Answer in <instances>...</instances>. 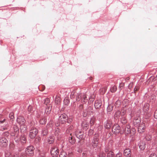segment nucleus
Returning a JSON list of instances; mask_svg holds the SVG:
<instances>
[{"mask_svg": "<svg viewBox=\"0 0 157 157\" xmlns=\"http://www.w3.org/2000/svg\"><path fill=\"white\" fill-rule=\"evenodd\" d=\"M149 157H156V155L154 153L151 154Z\"/></svg>", "mask_w": 157, "mask_h": 157, "instance_id": "nucleus-47", "label": "nucleus"}, {"mask_svg": "<svg viewBox=\"0 0 157 157\" xmlns=\"http://www.w3.org/2000/svg\"><path fill=\"white\" fill-rule=\"evenodd\" d=\"M32 108V106H29L28 107V110L29 111H31V109Z\"/></svg>", "mask_w": 157, "mask_h": 157, "instance_id": "nucleus-52", "label": "nucleus"}, {"mask_svg": "<svg viewBox=\"0 0 157 157\" xmlns=\"http://www.w3.org/2000/svg\"><path fill=\"white\" fill-rule=\"evenodd\" d=\"M51 107H50V106H47L45 109V113L47 114H49L51 112Z\"/></svg>", "mask_w": 157, "mask_h": 157, "instance_id": "nucleus-24", "label": "nucleus"}, {"mask_svg": "<svg viewBox=\"0 0 157 157\" xmlns=\"http://www.w3.org/2000/svg\"><path fill=\"white\" fill-rule=\"evenodd\" d=\"M154 116L155 118L157 119V109L155 112Z\"/></svg>", "mask_w": 157, "mask_h": 157, "instance_id": "nucleus-46", "label": "nucleus"}, {"mask_svg": "<svg viewBox=\"0 0 157 157\" xmlns=\"http://www.w3.org/2000/svg\"><path fill=\"white\" fill-rule=\"evenodd\" d=\"M123 115H124V114H125V113L124 112H123Z\"/></svg>", "mask_w": 157, "mask_h": 157, "instance_id": "nucleus-53", "label": "nucleus"}, {"mask_svg": "<svg viewBox=\"0 0 157 157\" xmlns=\"http://www.w3.org/2000/svg\"><path fill=\"white\" fill-rule=\"evenodd\" d=\"M113 109V107L111 105H109L108 106L107 108V110L108 111L110 112Z\"/></svg>", "mask_w": 157, "mask_h": 157, "instance_id": "nucleus-36", "label": "nucleus"}, {"mask_svg": "<svg viewBox=\"0 0 157 157\" xmlns=\"http://www.w3.org/2000/svg\"><path fill=\"white\" fill-rule=\"evenodd\" d=\"M7 140L5 137H2L0 139V145L2 147H6L7 145Z\"/></svg>", "mask_w": 157, "mask_h": 157, "instance_id": "nucleus-10", "label": "nucleus"}, {"mask_svg": "<svg viewBox=\"0 0 157 157\" xmlns=\"http://www.w3.org/2000/svg\"><path fill=\"white\" fill-rule=\"evenodd\" d=\"M120 112L119 111H117L116 113L115 114V116L116 117H119L120 116Z\"/></svg>", "mask_w": 157, "mask_h": 157, "instance_id": "nucleus-38", "label": "nucleus"}, {"mask_svg": "<svg viewBox=\"0 0 157 157\" xmlns=\"http://www.w3.org/2000/svg\"><path fill=\"white\" fill-rule=\"evenodd\" d=\"M51 153L52 157H58L59 150L57 147H53L51 150Z\"/></svg>", "mask_w": 157, "mask_h": 157, "instance_id": "nucleus-2", "label": "nucleus"}, {"mask_svg": "<svg viewBox=\"0 0 157 157\" xmlns=\"http://www.w3.org/2000/svg\"><path fill=\"white\" fill-rule=\"evenodd\" d=\"M152 138V136L149 134H147L145 136V139L147 141H149L151 140Z\"/></svg>", "mask_w": 157, "mask_h": 157, "instance_id": "nucleus-32", "label": "nucleus"}, {"mask_svg": "<svg viewBox=\"0 0 157 157\" xmlns=\"http://www.w3.org/2000/svg\"><path fill=\"white\" fill-rule=\"evenodd\" d=\"M130 126L129 125H127L123 129V132H124L126 134H128L131 132Z\"/></svg>", "mask_w": 157, "mask_h": 157, "instance_id": "nucleus-14", "label": "nucleus"}, {"mask_svg": "<svg viewBox=\"0 0 157 157\" xmlns=\"http://www.w3.org/2000/svg\"><path fill=\"white\" fill-rule=\"evenodd\" d=\"M55 102L57 104L59 103L60 101V98L59 96H57L55 99Z\"/></svg>", "mask_w": 157, "mask_h": 157, "instance_id": "nucleus-26", "label": "nucleus"}, {"mask_svg": "<svg viewBox=\"0 0 157 157\" xmlns=\"http://www.w3.org/2000/svg\"><path fill=\"white\" fill-rule=\"evenodd\" d=\"M9 134V133L8 132H4L3 134V136H8Z\"/></svg>", "mask_w": 157, "mask_h": 157, "instance_id": "nucleus-48", "label": "nucleus"}, {"mask_svg": "<svg viewBox=\"0 0 157 157\" xmlns=\"http://www.w3.org/2000/svg\"><path fill=\"white\" fill-rule=\"evenodd\" d=\"M47 133V130L43 131L42 133L44 135H45Z\"/></svg>", "mask_w": 157, "mask_h": 157, "instance_id": "nucleus-50", "label": "nucleus"}, {"mask_svg": "<svg viewBox=\"0 0 157 157\" xmlns=\"http://www.w3.org/2000/svg\"><path fill=\"white\" fill-rule=\"evenodd\" d=\"M82 105L80 106V107H81V108H82Z\"/></svg>", "mask_w": 157, "mask_h": 157, "instance_id": "nucleus-54", "label": "nucleus"}, {"mask_svg": "<svg viewBox=\"0 0 157 157\" xmlns=\"http://www.w3.org/2000/svg\"><path fill=\"white\" fill-rule=\"evenodd\" d=\"M145 127L144 124L139 125L138 127V131L140 133H142L144 132Z\"/></svg>", "mask_w": 157, "mask_h": 157, "instance_id": "nucleus-13", "label": "nucleus"}, {"mask_svg": "<svg viewBox=\"0 0 157 157\" xmlns=\"http://www.w3.org/2000/svg\"><path fill=\"white\" fill-rule=\"evenodd\" d=\"M102 103L100 101H95L94 103V106L96 109H99L101 107Z\"/></svg>", "mask_w": 157, "mask_h": 157, "instance_id": "nucleus-16", "label": "nucleus"}, {"mask_svg": "<svg viewBox=\"0 0 157 157\" xmlns=\"http://www.w3.org/2000/svg\"><path fill=\"white\" fill-rule=\"evenodd\" d=\"M34 149V147L32 146L28 147L26 149L25 153L28 155H31L33 153Z\"/></svg>", "mask_w": 157, "mask_h": 157, "instance_id": "nucleus-8", "label": "nucleus"}, {"mask_svg": "<svg viewBox=\"0 0 157 157\" xmlns=\"http://www.w3.org/2000/svg\"><path fill=\"white\" fill-rule=\"evenodd\" d=\"M124 155L128 157H130L131 155V153L130 150L129 148H127L124 151Z\"/></svg>", "mask_w": 157, "mask_h": 157, "instance_id": "nucleus-12", "label": "nucleus"}, {"mask_svg": "<svg viewBox=\"0 0 157 157\" xmlns=\"http://www.w3.org/2000/svg\"><path fill=\"white\" fill-rule=\"evenodd\" d=\"M122 154L121 153L119 152L116 155L115 157H122Z\"/></svg>", "mask_w": 157, "mask_h": 157, "instance_id": "nucleus-45", "label": "nucleus"}, {"mask_svg": "<svg viewBox=\"0 0 157 157\" xmlns=\"http://www.w3.org/2000/svg\"><path fill=\"white\" fill-rule=\"evenodd\" d=\"M140 122V120L139 119H134L133 121V123L134 125L135 124H138Z\"/></svg>", "mask_w": 157, "mask_h": 157, "instance_id": "nucleus-35", "label": "nucleus"}, {"mask_svg": "<svg viewBox=\"0 0 157 157\" xmlns=\"http://www.w3.org/2000/svg\"><path fill=\"white\" fill-rule=\"evenodd\" d=\"M82 154H83V155H85V153H82Z\"/></svg>", "mask_w": 157, "mask_h": 157, "instance_id": "nucleus-55", "label": "nucleus"}, {"mask_svg": "<svg viewBox=\"0 0 157 157\" xmlns=\"http://www.w3.org/2000/svg\"><path fill=\"white\" fill-rule=\"evenodd\" d=\"M60 133L59 129L58 128H56L54 133L55 136L58 138V139H59V135Z\"/></svg>", "mask_w": 157, "mask_h": 157, "instance_id": "nucleus-21", "label": "nucleus"}, {"mask_svg": "<svg viewBox=\"0 0 157 157\" xmlns=\"http://www.w3.org/2000/svg\"><path fill=\"white\" fill-rule=\"evenodd\" d=\"M67 156V153L63 151L61 152L59 155V157H66Z\"/></svg>", "mask_w": 157, "mask_h": 157, "instance_id": "nucleus-29", "label": "nucleus"}, {"mask_svg": "<svg viewBox=\"0 0 157 157\" xmlns=\"http://www.w3.org/2000/svg\"><path fill=\"white\" fill-rule=\"evenodd\" d=\"M9 117L10 119H13L14 118V114L11 113L9 114Z\"/></svg>", "mask_w": 157, "mask_h": 157, "instance_id": "nucleus-40", "label": "nucleus"}, {"mask_svg": "<svg viewBox=\"0 0 157 157\" xmlns=\"http://www.w3.org/2000/svg\"><path fill=\"white\" fill-rule=\"evenodd\" d=\"M38 133V130L36 128H33L30 130L29 136L30 138L33 139L36 136Z\"/></svg>", "mask_w": 157, "mask_h": 157, "instance_id": "nucleus-3", "label": "nucleus"}, {"mask_svg": "<svg viewBox=\"0 0 157 157\" xmlns=\"http://www.w3.org/2000/svg\"><path fill=\"white\" fill-rule=\"evenodd\" d=\"M54 138L53 137H50L48 140V142L49 144L53 143L54 141Z\"/></svg>", "mask_w": 157, "mask_h": 157, "instance_id": "nucleus-31", "label": "nucleus"}, {"mask_svg": "<svg viewBox=\"0 0 157 157\" xmlns=\"http://www.w3.org/2000/svg\"><path fill=\"white\" fill-rule=\"evenodd\" d=\"M105 154L101 152L100 153L99 155V157H105Z\"/></svg>", "mask_w": 157, "mask_h": 157, "instance_id": "nucleus-43", "label": "nucleus"}, {"mask_svg": "<svg viewBox=\"0 0 157 157\" xmlns=\"http://www.w3.org/2000/svg\"><path fill=\"white\" fill-rule=\"evenodd\" d=\"M121 121L123 124H125L127 122V120L126 118L124 116L122 117L121 119Z\"/></svg>", "mask_w": 157, "mask_h": 157, "instance_id": "nucleus-30", "label": "nucleus"}, {"mask_svg": "<svg viewBox=\"0 0 157 157\" xmlns=\"http://www.w3.org/2000/svg\"><path fill=\"white\" fill-rule=\"evenodd\" d=\"M67 118V115L64 113L61 114L59 117V120L61 123L63 124L65 122Z\"/></svg>", "mask_w": 157, "mask_h": 157, "instance_id": "nucleus-5", "label": "nucleus"}, {"mask_svg": "<svg viewBox=\"0 0 157 157\" xmlns=\"http://www.w3.org/2000/svg\"><path fill=\"white\" fill-rule=\"evenodd\" d=\"M88 92H86V93H83L81 94L80 95V100L82 104H84L87 101V97L86 95L88 94Z\"/></svg>", "mask_w": 157, "mask_h": 157, "instance_id": "nucleus-7", "label": "nucleus"}, {"mask_svg": "<svg viewBox=\"0 0 157 157\" xmlns=\"http://www.w3.org/2000/svg\"><path fill=\"white\" fill-rule=\"evenodd\" d=\"M64 103L66 105H68L69 103V101L67 98H65L64 100Z\"/></svg>", "mask_w": 157, "mask_h": 157, "instance_id": "nucleus-37", "label": "nucleus"}, {"mask_svg": "<svg viewBox=\"0 0 157 157\" xmlns=\"http://www.w3.org/2000/svg\"><path fill=\"white\" fill-rule=\"evenodd\" d=\"M53 124L52 122H50L49 124H47L46 127L48 130H51L53 128Z\"/></svg>", "mask_w": 157, "mask_h": 157, "instance_id": "nucleus-22", "label": "nucleus"}, {"mask_svg": "<svg viewBox=\"0 0 157 157\" xmlns=\"http://www.w3.org/2000/svg\"><path fill=\"white\" fill-rule=\"evenodd\" d=\"M40 124H43L45 123L46 120L44 119H42L40 120Z\"/></svg>", "mask_w": 157, "mask_h": 157, "instance_id": "nucleus-41", "label": "nucleus"}, {"mask_svg": "<svg viewBox=\"0 0 157 157\" xmlns=\"http://www.w3.org/2000/svg\"><path fill=\"white\" fill-rule=\"evenodd\" d=\"M106 90V88L105 87L101 88L100 89V94H104L105 93Z\"/></svg>", "mask_w": 157, "mask_h": 157, "instance_id": "nucleus-27", "label": "nucleus"}, {"mask_svg": "<svg viewBox=\"0 0 157 157\" xmlns=\"http://www.w3.org/2000/svg\"><path fill=\"white\" fill-rule=\"evenodd\" d=\"M117 90V87L116 86H114L111 88L110 91L112 92L113 93L115 92Z\"/></svg>", "mask_w": 157, "mask_h": 157, "instance_id": "nucleus-33", "label": "nucleus"}, {"mask_svg": "<svg viewBox=\"0 0 157 157\" xmlns=\"http://www.w3.org/2000/svg\"><path fill=\"white\" fill-rule=\"evenodd\" d=\"M50 102V100L48 98H46L45 99L44 104L47 105Z\"/></svg>", "mask_w": 157, "mask_h": 157, "instance_id": "nucleus-39", "label": "nucleus"}, {"mask_svg": "<svg viewBox=\"0 0 157 157\" xmlns=\"http://www.w3.org/2000/svg\"><path fill=\"white\" fill-rule=\"evenodd\" d=\"M121 131L120 127L118 124H114L113 127L112 131L115 134L119 133Z\"/></svg>", "mask_w": 157, "mask_h": 157, "instance_id": "nucleus-4", "label": "nucleus"}, {"mask_svg": "<svg viewBox=\"0 0 157 157\" xmlns=\"http://www.w3.org/2000/svg\"><path fill=\"white\" fill-rule=\"evenodd\" d=\"M17 122L20 125H23L25 124V120L24 117L21 116L18 117L17 120Z\"/></svg>", "mask_w": 157, "mask_h": 157, "instance_id": "nucleus-9", "label": "nucleus"}, {"mask_svg": "<svg viewBox=\"0 0 157 157\" xmlns=\"http://www.w3.org/2000/svg\"><path fill=\"white\" fill-rule=\"evenodd\" d=\"M124 86V84L123 83H121L120 84V85L119 86V88L120 90H121L123 88V87Z\"/></svg>", "mask_w": 157, "mask_h": 157, "instance_id": "nucleus-44", "label": "nucleus"}, {"mask_svg": "<svg viewBox=\"0 0 157 157\" xmlns=\"http://www.w3.org/2000/svg\"><path fill=\"white\" fill-rule=\"evenodd\" d=\"M109 151V148L108 147H106L105 149V152H107Z\"/></svg>", "mask_w": 157, "mask_h": 157, "instance_id": "nucleus-49", "label": "nucleus"}, {"mask_svg": "<svg viewBox=\"0 0 157 157\" xmlns=\"http://www.w3.org/2000/svg\"><path fill=\"white\" fill-rule=\"evenodd\" d=\"M92 109V108L91 107H89L87 111L86 110H84L82 113L83 116L85 117L89 116V115L91 114L92 113V112L91 111Z\"/></svg>", "mask_w": 157, "mask_h": 157, "instance_id": "nucleus-6", "label": "nucleus"}, {"mask_svg": "<svg viewBox=\"0 0 157 157\" xmlns=\"http://www.w3.org/2000/svg\"><path fill=\"white\" fill-rule=\"evenodd\" d=\"M9 126L8 121L5 119L0 121V130L2 131L7 130Z\"/></svg>", "mask_w": 157, "mask_h": 157, "instance_id": "nucleus-1", "label": "nucleus"}, {"mask_svg": "<svg viewBox=\"0 0 157 157\" xmlns=\"http://www.w3.org/2000/svg\"><path fill=\"white\" fill-rule=\"evenodd\" d=\"M113 153L112 151H109L107 155V157H113Z\"/></svg>", "mask_w": 157, "mask_h": 157, "instance_id": "nucleus-34", "label": "nucleus"}, {"mask_svg": "<svg viewBox=\"0 0 157 157\" xmlns=\"http://www.w3.org/2000/svg\"><path fill=\"white\" fill-rule=\"evenodd\" d=\"M20 129L21 132H24L26 131L27 127L25 124L21 125Z\"/></svg>", "mask_w": 157, "mask_h": 157, "instance_id": "nucleus-19", "label": "nucleus"}, {"mask_svg": "<svg viewBox=\"0 0 157 157\" xmlns=\"http://www.w3.org/2000/svg\"><path fill=\"white\" fill-rule=\"evenodd\" d=\"M69 141L72 144H74L75 142V140L74 138L72 137L71 134L70 135V136L69 137Z\"/></svg>", "mask_w": 157, "mask_h": 157, "instance_id": "nucleus-23", "label": "nucleus"}, {"mask_svg": "<svg viewBox=\"0 0 157 157\" xmlns=\"http://www.w3.org/2000/svg\"><path fill=\"white\" fill-rule=\"evenodd\" d=\"M17 138H14L15 140L16 141H19L20 140H21V142L23 143H24L26 142V139L25 137V136L24 134H22L20 139L19 138H17V136H16Z\"/></svg>", "mask_w": 157, "mask_h": 157, "instance_id": "nucleus-11", "label": "nucleus"}, {"mask_svg": "<svg viewBox=\"0 0 157 157\" xmlns=\"http://www.w3.org/2000/svg\"><path fill=\"white\" fill-rule=\"evenodd\" d=\"M5 155L6 157H11L10 152L8 151H5Z\"/></svg>", "mask_w": 157, "mask_h": 157, "instance_id": "nucleus-28", "label": "nucleus"}, {"mask_svg": "<svg viewBox=\"0 0 157 157\" xmlns=\"http://www.w3.org/2000/svg\"><path fill=\"white\" fill-rule=\"evenodd\" d=\"M149 105L147 103L145 104L143 107V110L145 112H147L149 109Z\"/></svg>", "mask_w": 157, "mask_h": 157, "instance_id": "nucleus-20", "label": "nucleus"}, {"mask_svg": "<svg viewBox=\"0 0 157 157\" xmlns=\"http://www.w3.org/2000/svg\"><path fill=\"white\" fill-rule=\"evenodd\" d=\"M13 130L15 133L14 136H18V134L19 133V128L18 126L17 125H14L13 126Z\"/></svg>", "mask_w": 157, "mask_h": 157, "instance_id": "nucleus-15", "label": "nucleus"}, {"mask_svg": "<svg viewBox=\"0 0 157 157\" xmlns=\"http://www.w3.org/2000/svg\"><path fill=\"white\" fill-rule=\"evenodd\" d=\"M138 89H139L138 87H135L134 89V91H137Z\"/></svg>", "mask_w": 157, "mask_h": 157, "instance_id": "nucleus-51", "label": "nucleus"}, {"mask_svg": "<svg viewBox=\"0 0 157 157\" xmlns=\"http://www.w3.org/2000/svg\"><path fill=\"white\" fill-rule=\"evenodd\" d=\"M139 146L140 149L143 150L145 147V144L143 141H140L139 144Z\"/></svg>", "mask_w": 157, "mask_h": 157, "instance_id": "nucleus-17", "label": "nucleus"}, {"mask_svg": "<svg viewBox=\"0 0 157 157\" xmlns=\"http://www.w3.org/2000/svg\"><path fill=\"white\" fill-rule=\"evenodd\" d=\"M13 157H19L17 155H15ZM20 157H27V156L24 154H22L21 155Z\"/></svg>", "mask_w": 157, "mask_h": 157, "instance_id": "nucleus-42", "label": "nucleus"}, {"mask_svg": "<svg viewBox=\"0 0 157 157\" xmlns=\"http://www.w3.org/2000/svg\"><path fill=\"white\" fill-rule=\"evenodd\" d=\"M98 139L97 138H94L93 141L92 142V146L94 147H97L98 144Z\"/></svg>", "mask_w": 157, "mask_h": 157, "instance_id": "nucleus-18", "label": "nucleus"}, {"mask_svg": "<svg viewBox=\"0 0 157 157\" xmlns=\"http://www.w3.org/2000/svg\"><path fill=\"white\" fill-rule=\"evenodd\" d=\"M111 126V123L110 122H105V127L106 128H109Z\"/></svg>", "mask_w": 157, "mask_h": 157, "instance_id": "nucleus-25", "label": "nucleus"}]
</instances>
